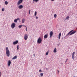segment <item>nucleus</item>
<instances>
[{
    "label": "nucleus",
    "instance_id": "obj_21",
    "mask_svg": "<svg viewBox=\"0 0 77 77\" xmlns=\"http://www.w3.org/2000/svg\"><path fill=\"white\" fill-rule=\"evenodd\" d=\"M37 14V12H36V11H35V13L34 16H36Z\"/></svg>",
    "mask_w": 77,
    "mask_h": 77
},
{
    "label": "nucleus",
    "instance_id": "obj_24",
    "mask_svg": "<svg viewBox=\"0 0 77 77\" xmlns=\"http://www.w3.org/2000/svg\"><path fill=\"white\" fill-rule=\"evenodd\" d=\"M25 26V27H26V31H27V26Z\"/></svg>",
    "mask_w": 77,
    "mask_h": 77
},
{
    "label": "nucleus",
    "instance_id": "obj_25",
    "mask_svg": "<svg viewBox=\"0 0 77 77\" xmlns=\"http://www.w3.org/2000/svg\"><path fill=\"white\" fill-rule=\"evenodd\" d=\"M48 51H47L46 53V55H48Z\"/></svg>",
    "mask_w": 77,
    "mask_h": 77
},
{
    "label": "nucleus",
    "instance_id": "obj_13",
    "mask_svg": "<svg viewBox=\"0 0 77 77\" xmlns=\"http://www.w3.org/2000/svg\"><path fill=\"white\" fill-rule=\"evenodd\" d=\"M48 38V35L47 34H45L44 36V38L46 39V38Z\"/></svg>",
    "mask_w": 77,
    "mask_h": 77
},
{
    "label": "nucleus",
    "instance_id": "obj_18",
    "mask_svg": "<svg viewBox=\"0 0 77 77\" xmlns=\"http://www.w3.org/2000/svg\"><path fill=\"white\" fill-rule=\"evenodd\" d=\"M17 21H18V20L17 19H15L14 20V22L15 23H17Z\"/></svg>",
    "mask_w": 77,
    "mask_h": 77
},
{
    "label": "nucleus",
    "instance_id": "obj_23",
    "mask_svg": "<svg viewBox=\"0 0 77 77\" xmlns=\"http://www.w3.org/2000/svg\"><path fill=\"white\" fill-rule=\"evenodd\" d=\"M22 27V25H19L18 26V27H19L20 29H21V28Z\"/></svg>",
    "mask_w": 77,
    "mask_h": 77
},
{
    "label": "nucleus",
    "instance_id": "obj_39",
    "mask_svg": "<svg viewBox=\"0 0 77 77\" xmlns=\"http://www.w3.org/2000/svg\"><path fill=\"white\" fill-rule=\"evenodd\" d=\"M58 71L59 73V70H58Z\"/></svg>",
    "mask_w": 77,
    "mask_h": 77
},
{
    "label": "nucleus",
    "instance_id": "obj_5",
    "mask_svg": "<svg viewBox=\"0 0 77 77\" xmlns=\"http://www.w3.org/2000/svg\"><path fill=\"white\" fill-rule=\"evenodd\" d=\"M23 0H19L17 3V5H20L21 3H23Z\"/></svg>",
    "mask_w": 77,
    "mask_h": 77
},
{
    "label": "nucleus",
    "instance_id": "obj_12",
    "mask_svg": "<svg viewBox=\"0 0 77 77\" xmlns=\"http://www.w3.org/2000/svg\"><path fill=\"white\" fill-rule=\"evenodd\" d=\"M61 33H60L58 35V38L59 39H60V36H61Z\"/></svg>",
    "mask_w": 77,
    "mask_h": 77
},
{
    "label": "nucleus",
    "instance_id": "obj_34",
    "mask_svg": "<svg viewBox=\"0 0 77 77\" xmlns=\"http://www.w3.org/2000/svg\"><path fill=\"white\" fill-rule=\"evenodd\" d=\"M17 48H19V45H17Z\"/></svg>",
    "mask_w": 77,
    "mask_h": 77
},
{
    "label": "nucleus",
    "instance_id": "obj_14",
    "mask_svg": "<svg viewBox=\"0 0 77 77\" xmlns=\"http://www.w3.org/2000/svg\"><path fill=\"white\" fill-rule=\"evenodd\" d=\"M54 53H56L57 52V50H56V48H55L53 51Z\"/></svg>",
    "mask_w": 77,
    "mask_h": 77
},
{
    "label": "nucleus",
    "instance_id": "obj_29",
    "mask_svg": "<svg viewBox=\"0 0 77 77\" xmlns=\"http://www.w3.org/2000/svg\"><path fill=\"white\" fill-rule=\"evenodd\" d=\"M29 14H30V10H29Z\"/></svg>",
    "mask_w": 77,
    "mask_h": 77
},
{
    "label": "nucleus",
    "instance_id": "obj_32",
    "mask_svg": "<svg viewBox=\"0 0 77 77\" xmlns=\"http://www.w3.org/2000/svg\"><path fill=\"white\" fill-rule=\"evenodd\" d=\"M67 60H68V59H67L66 60L65 62H66L67 61Z\"/></svg>",
    "mask_w": 77,
    "mask_h": 77
},
{
    "label": "nucleus",
    "instance_id": "obj_33",
    "mask_svg": "<svg viewBox=\"0 0 77 77\" xmlns=\"http://www.w3.org/2000/svg\"><path fill=\"white\" fill-rule=\"evenodd\" d=\"M60 45V44H57V45H58V46H59V45Z\"/></svg>",
    "mask_w": 77,
    "mask_h": 77
},
{
    "label": "nucleus",
    "instance_id": "obj_15",
    "mask_svg": "<svg viewBox=\"0 0 77 77\" xmlns=\"http://www.w3.org/2000/svg\"><path fill=\"white\" fill-rule=\"evenodd\" d=\"M17 56L16 55L14 57V58H12V59H17Z\"/></svg>",
    "mask_w": 77,
    "mask_h": 77
},
{
    "label": "nucleus",
    "instance_id": "obj_30",
    "mask_svg": "<svg viewBox=\"0 0 77 77\" xmlns=\"http://www.w3.org/2000/svg\"><path fill=\"white\" fill-rule=\"evenodd\" d=\"M0 77H1V76H2V72H0Z\"/></svg>",
    "mask_w": 77,
    "mask_h": 77
},
{
    "label": "nucleus",
    "instance_id": "obj_17",
    "mask_svg": "<svg viewBox=\"0 0 77 77\" xmlns=\"http://www.w3.org/2000/svg\"><path fill=\"white\" fill-rule=\"evenodd\" d=\"M24 21H25V19H23L22 20V23H24Z\"/></svg>",
    "mask_w": 77,
    "mask_h": 77
},
{
    "label": "nucleus",
    "instance_id": "obj_7",
    "mask_svg": "<svg viewBox=\"0 0 77 77\" xmlns=\"http://www.w3.org/2000/svg\"><path fill=\"white\" fill-rule=\"evenodd\" d=\"M11 60H9V61H8V66H9L10 65H11Z\"/></svg>",
    "mask_w": 77,
    "mask_h": 77
},
{
    "label": "nucleus",
    "instance_id": "obj_40",
    "mask_svg": "<svg viewBox=\"0 0 77 77\" xmlns=\"http://www.w3.org/2000/svg\"><path fill=\"white\" fill-rule=\"evenodd\" d=\"M51 0V1H54V0Z\"/></svg>",
    "mask_w": 77,
    "mask_h": 77
},
{
    "label": "nucleus",
    "instance_id": "obj_16",
    "mask_svg": "<svg viewBox=\"0 0 77 77\" xmlns=\"http://www.w3.org/2000/svg\"><path fill=\"white\" fill-rule=\"evenodd\" d=\"M69 16H68L66 18L65 20H67L68 19H69Z\"/></svg>",
    "mask_w": 77,
    "mask_h": 77
},
{
    "label": "nucleus",
    "instance_id": "obj_4",
    "mask_svg": "<svg viewBox=\"0 0 77 77\" xmlns=\"http://www.w3.org/2000/svg\"><path fill=\"white\" fill-rule=\"evenodd\" d=\"M28 37H29V35H27V34H25V36H24V39L25 40H27V38H28Z\"/></svg>",
    "mask_w": 77,
    "mask_h": 77
},
{
    "label": "nucleus",
    "instance_id": "obj_36",
    "mask_svg": "<svg viewBox=\"0 0 77 77\" xmlns=\"http://www.w3.org/2000/svg\"><path fill=\"white\" fill-rule=\"evenodd\" d=\"M17 48V50H19V48Z\"/></svg>",
    "mask_w": 77,
    "mask_h": 77
},
{
    "label": "nucleus",
    "instance_id": "obj_8",
    "mask_svg": "<svg viewBox=\"0 0 77 77\" xmlns=\"http://www.w3.org/2000/svg\"><path fill=\"white\" fill-rule=\"evenodd\" d=\"M75 52H74L72 54V58L73 60L74 59V54H75Z\"/></svg>",
    "mask_w": 77,
    "mask_h": 77
},
{
    "label": "nucleus",
    "instance_id": "obj_38",
    "mask_svg": "<svg viewBox=\"0 0 77 77\" xmlns=\"http://www.w3.org/2000/svg\"><path fill=\"white\" fill-rule=\"evenodd\" d=\"M46 70H48V68H46Z\"/></svg>",
    "mask_w": 77,
    "mask_h": 77
},
{
    "label": "nucleus",
    "instance_id": "obj_10",
    "mask_svg": "<svg viewBox=\"0 0 77 77\" xmlns=\"http://www.w3.org/2000/svg\"><path fill=\"white\" fill-rule=\"evenodd\" d=\"M23 8V6L22 5H20L18 6L19 9H22Z\"/></svg>",
    "mask_w": 77,
    "mask_h": 77
},
{
    "label": "nucleus",
    "instance_id": "obj_3",
    "mask_svg": "<svg viewBox=\"0 0 77 77\" xmlns=\"http://www.w3.org/2000/svg\"><path fill=\"white\" fill-rule=\"evenodd\" d=\"M42 42V39H41V38L39 37V38H38V39L37 42L38 44H41Z\"/></svg>",
    "mask_w": 77,
    "mask_h": 77
},
{
    "label": "nucleus",
    "instance_id": "obj_22",
    "mask_svg": "<svg viewBox=\"0 0 77 77\" xmlns=\"http://www.w3.org/2000/svg\"><path fill=\"white\" fill-rule=\"evenodd\" d=\"M54 17L55 18H56V17H57V15L56 14H55L54 15Z\"/></svg>",
    "mask_w": 77,
    "mask_h": 77
},
{
    "label": "nucleus",
    "instance_id": "obj_6",
    "mask_svg": "<svg viewBox=\"0 0 77 77\" xmlns=\"http://www.w3.org/2000/svg\"><path fill=\"white\" fill-rule=\"evenodd\" d=\"M15 24L14 23H12L11 25V27L13 29L15 28Z\"/></svg>",
    "mask_w": 77,
    "mask_h": 77
},
{
    "label": "nucleus",
    "instance_id": "obj_31",
    "mask_svg": "<svg viewBox=\"0 0 77 77\" xmlns=\"http://www.w3.org/2000/svg\"><path fill=\"white\" fill-rule=\"evenodd\" d=\"M35 18H36V19H38V17L35 16Z\"/></svg>",
    "mask_w": 77,
    "mask_h": 77
},
{
    "label": "nucleus",
    "instance_id": "obj_37",
    "mask_svg": "<svg viewBox=\"0 0 77 77\" xmlns=\"http://www.w3.org/2000/svg\"><path fill=\"white\" fill-rule=\"evenodd\" d=\"M33 56H34V57H35V54H33Z\"/></svg>",
    "mask_w": 77,
    "mask_h": 77
},
{
    "label": "nucleus",
    "instance_id": "obj_27",
    "mask_svg": "<svg viewBox=\"0 0 77 77\" xmlns=\"http://www.w3.org/2000/svg\"><path fill=\"white\" fill-rule=\"evenodd\" d=\"M43 73H40V75L42 76H43Z\"/></svg>",
    "mask_w": 77,
    "mask_h": 77
},
{
    "label": "nucleus",
    "instance_id": "obj_28",
    "mask_svg": "<svg viewBox=\"0 0 77 77\" xmlns=\"http://www.w3.org/2000/svg\"><path fill=\"white\" fill-rule=\"evenodd\" d=\"M5 11V8H3L2 9V11Z\"/></svg>",
    "mask_w": 77,
    "mask_h": 77
},
{
    "label": "nucleus",
    "instance_id": "obj_9",
    "mask_svg": "<svg viewBox=\"0 0 77 77\" xmlns=\"http://www.w3.org/2000/svg\"><path fill=\"white\" fill-rule=\"evenodd\" d=\"M18 40H17L15 42H13V44L14 45H15V44H18Z\"/></svg>",
    "mask_w": 77,
    "mask_h": 77
},
{
    "label": "nucleus",
    "instance_id": "obj_20",
    "mask_svg": "<svg viewBox=\"0 0 77 77\" xmlns=\"http://www.w3.org/2000/svg\"><path fill=\"white\" fill-rule=\"evenodd\" d=\"M39 0H33V2H38Z\"/></svg>",
    "mask_w": 77,
    "mask_h": 77
},
{
    "label": "nucleus",
    "instance_id": "obj_35",
    "mask_svg": "<svg viewBox=\"0 0 77 77\" xmlns=\"http://www.w3.org/2000/svg\"><path fill=\"white\" fill-rule=\"evenodd\" d=\"M39 72H41V69H40L39 70Z\"/></svg>",
    "mask_w": 77,
    "mask_h": 77
},
{
    "label": "nucleus",
    "instance_id": "obj_19",
    "mask_svg": "<svg viewBox=\"0 0 77 77\" xmlns=\"http://www.w3.org/2000/svg\"><path fill=\"white\" fill-rule=\"evenodd\" d=\"M5 4L6 5H8V2H7V1H5Z\"/></svg>",
    "mask_w": 77,
    "mask_h": 77
},
{
    "label": "nucleus",
    "instance_id": "obj_1",
    "mask_svg": "<svg viewBox=\"0 0 77 77\" xmlns=\"http://www.w3.org/2000/svg\"><path fill=\"white\" fill-rule=\"evenodd\" d=\"M5 50L6 51V55L8 57H9L10 56V51H9V49L8 47L6 48Z\"/></svg>",
    "mask_w": 77,
    "mask_h": 77
},
{
    "label": "nucleus",
    "instance_id": "obj_42",
    "mask_svg": "<svg viewBox=\"0 0 77 77\" xmlns=\"http://www.w3.org/2000/svg\"><path fill=\"white\" fill-rule=\"evenodd\" d=\"M41 64L42 63V62H41Z\"/></svg>",
    "mask_w": 77,
    "mask_h": 77
},
{
    "label": "nucleus",
    "instance_id": "obj_41",
    "mask_svg": "<svg viewBox=\"0 0 77 77\" xmlns=\"http://www.w3.org/2000/svg\"><path fill=\"white\" fill-rule=\"evenodd\" d=\"M63 64V63H61V64Z\"/></svg>",
    "mask_w": 77,
    "mask_h": 77
},
{
    "label": "nucleus",
    "instance_id": "obj_2",
    "mask_svg": "<svg viewBox=\"0 0 77 77\" xmlns=\"http://www.w3.org/2000/svg\"><path fill=\"white\" fill-rule=\"evenodd\" d=\"M73 31H74V30H71L70 32H69L68 33V34H67L66 35V36H68V35H69V34H69L70 35H73V34H74V33H76V31H74L73 32Z\"/></svg>",
    "mask_w": 77,
    "mask_h": 77
},
{
    "label": "nucleus",
    "instance_id": "obj_11",
    "mask_svg": "<svg viewBox=\"0 0 77 77\" xmlns=\"http://www.w3.org/2000/svg\"><path fill=\"white\" fill-rule=\"evenodd\" d=\"M53 32L52 31H51L50 32V37L51 38L52 36H53Z\"/></svg>",
    "mask_w": 77,
    "mask_h": 77
},
{
    "label": "nucleus",
    "instance_id": "obj_26",
    "mask_svg": "<svg viewBox=\"0 0 77 77\" xmlns=\"http://www.w3.org/2000/svg\"><path fill=\"white\" fill-rule=\"evenodd\" d=\"M17 20L18 21V20H19V22H20V19L19 18H18L17 19Z\"/></svg>",
    "mask_w": 77,
    "mask_h": 77
}]
</instances>
